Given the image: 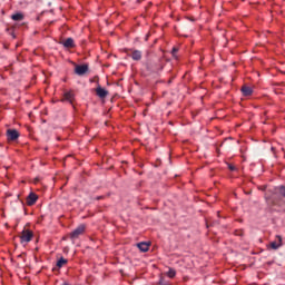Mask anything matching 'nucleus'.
<instances>
[{
  "instance_id": "nucleus-6",
  "label": "nucleus",
  "mask_w": 285,
  "mask_h": 285,
  "mask_svg": "<svg viewBox=\"0 0 285 285\" xmlns=\"http://www.w3.org/2000/svg\"><path fill=\"white\" fill-rule=\"evenodd\" d=\"M37 199H39V196L35 193H30L27 197V206H35V204H37Z\"/></svg>"
},
{
  "instance_id": "nucleus-17",
  "label": "nucleus",
  "mask_w": 285,
  "mask_h": 285,
  "mask_svg": "<svg viewBox=\"0 0 285 285\" xmlns=\"http://www.w3.org/2000/svg\"><path fill=\"white\" fill-rule=\"evenodd\" d=\"M168 277H175V275H177V272H175V269L170 268L167 273Z\"/></svg>"
},
{
  "instance_id": "nucleus-8",
  "label": "nucleus",
  "mask_w": 285,
  "mask_h": 285,
  "mask_svg": "<svg viewBox=\"0 0 285 285\" xmlns=\"http://www.w3.org/2000/svg\"><path fill=\"white\" fill-rule=\"evenodd\" d=\"M137 248H139V250L141 253H148V250L150 249V244L149 243H138L137 244Z\"/></svg>"
},
{
  "instance_id": "nucleus-19",
  "label": "nucleus",
  "mask_w": 285,
  "mask_h": 285,
  "mask_svg": "<svg viewBox=\"0 0 285 285\" xmlns=\"http://www.w3.org/2000/svg\"><path fill=\"white\" fill-rule=\"evenodd\" d=\"M159 70H164V65H159V68H155L154 72H159Z\"/></svg>"
},
{
  "instance_id": "nucleus-4",
  "label": "nucleus",
  "mask_w": 285,
  "mask_h": 285,
  "mask_svg": "<svg viewBox=\"0 0 285 285\" xmlns=\"http://www.w3.org/2000/svg\"><path fill=\"white\" fill-rule=\"evenodd\" d=\"M75 72L79 77H83V75H86V72H88V65H77L75 68Z\"/></svg>"
},
{
  "instance_id": "nucleus-7",
  "label": "nucleus",
  "mask_w": 285,
  "mask_h": 285,
  "mask_svg": "<svg viewBox=\"0 0 285 285\" xmlns=\"http://www.w3.org/2000/svg\"><path fill=\"white\" fill-rule=\"evenodd\" d=\"M282 246V236H276V239L269 243V248L277 250Z\"/></svg>"
},
{
  "instance_id": "nucleus-15",
  "label": "nucleus",
  "mask_w": 285,
  "mask_h": 285,
  "mask_svg": "<svg viewBox=\"0 0 285 285\" xmlns=\"http://www.w3.org/2000/svg\"><path fill=\"white\" fill-rule=\"evenodd\" d=\"M66 264H68V259L61 257V258L57 262V267H58V268H63V266H66Z\"/></svg>"
},
{
  "instance_id": "nucleus-14",
  "label": "nucleus",
  "mask_w": 285,
  "mask_h": 285,
  "mask_svg": "<svg viewBox=\"0 0 285 285\" xmlns=\"http://www.w3.org/2000/svg\"><path fill=\"white\" fill-rule=\"evenodd\" d=\"M265 199L269 206H277V203L268 195V193L265 194Z\"/></svg>"
},
{
  "instance_id": "nucleus-5",
  "label": "nucleus",
  "mask_w": 285,
  "mask_h": 285,
  "mask_svg": "<svg viewBox=\"0 0 285 285\" xmlns=\"http://www.w3.org/2000/svg\"><path fill=\"white\" fill-rule=\"evenodd\" d=\"M96 95L99 97V99H106V97H108V90L101 88V86H98L96 88Z\"/></svg>"
},
{
  "instance_id": "nucleus-2",
  "label": "nucleus",
  "mask_w": 285,
  "mask_h": 285,
  "mask_svg": "<svg viewBox=\"0 0 285 285\" xmlns=\"http://www.w3.org/2000/svg\"><path fill=\"white\" fill-rule=\"evenodd\" d=\"M32 237H33L32 230L24 229L21 233L20 239L22 243L28 244V242H32Z\"/></svg>"
},
{
  "instance_id": "nucleus-13",
  "label": "nucleus",
  "mask_w": 285,
  "mask_h": 285,
  "mask_svg": "<svg viewBox=\"0 0 285 285\" xmlns=\"http://www.w3.org/2000/svg\"><path fill=\"white\" fill-rule=\"evenodd\" d=\"M62 46L65 48H75V40L72 38H67L65 41H62Z\"/></svg>"
},
{
  "instance_id": "nucleus-20",
  "label": "nucleus",
  "mask_w": 285,
  "mask_h": 285,
  "mask_svg": "<svg viewBox=\"0 0 285 285\" xmlns=\"http://www.w3.org/2000/svg\"><path fill=\"white\" fill-rule=\"evenodd\" d=\"M228 169L232 171H235V170H237V167H235L234 165H228Z\"/></svg>"
},
{
  "instance_id": "nucleus-1",
  "label": "nucleus",
  "mask_w": 285,
  "mask_h": 285,
  "mask_svg": "<svg viewBox=\"0 0 285 285\" xmlns=\"http://www.w3.org/2000/svg\"><path fill=\"white\" fill-rule=\"evenodd\" d=\"M83 233H86V225H79L76 229H73L70 233V239H72V240L79 239V237H81V235H83Z\"/></svg>"
},
{
  "instance_id": "nucleus-18",
  "label": "nucleus",
  "mask_w": 285,
  "mask_h": 285,
  "mask_svg": "<svg viewBox=\"0 0 285 285\" xmlns=\"http://www.w3.org/2000/svg\"><path fill=\"white\" fill-rule=\"evenodd\" d=\"M179 52V49L177 47H174L171 50L173 57H176V55Z\"/></svg>"
},
{
  "instance_id": "nucleus-16",
  "label": "nucleus",
  "mask_w": 285,
  "mask_h": 285,
  "mask_svg": "<svg viewBox=\"0 0 285 285\" xmlns=\"http://www.w3.org/2000/svg\"><path fill=\"white\" fill-rule=\"evenodd\" d=\"M11 19L13 21H23V14L22 13H14L11 16Z\"/></svg>"
},
{
  "instance_id": "nucleus-3",
  "label": "nucleus",
  "mask_w": 285,
  "mask_h": 285,
  "mask_svg": "<svg viewBox=\"0 0 285 285\" xmlns=\"http://www.w3.org/2000/svg\"><path fill=\"white\" fill-rule=\"evenodd\" d=\"M7 139L8 141H17V139H19V131H17V129H8Z\"/></svg>"
},
{
  "instance_id": "nucleus-12",
  "label": "nucleus",
  "mask_w": 285,
  "mask_h": 285,
  "mask_svg": "<svg viewBox=\"0 0 285 285\" xmlns=\"http://www.w3.org/2000/svg\"><path fill=\"white\" fill-rule=\"evenodd\" d=\"M240 90L244 97H250V95H253V88H250L249 86L244 85Z\"/></svg>"
},
{
  "instance_id": "nucleus-11",
  "label": "nucleus",
  "mask_w": 285,
  "mask_h": 285,
  "mask_svg": "<svg viewBox=\"0 0 285 285\" xmlns=\"http://www.w3.org/2000/svg\"><path fill=\"white\" fill-rule=\"evenodd\" d=\"M130 57L134 61H141V51L132 50Z\"/></svg>"
},
{
  "instance_id": "nucleus-9",
  "label": "nucleus",
  "mask_w": 285,
  "mask_h": 285,
  "mask_svg": "<svg viewBox=\"0 0 285 285\" xmlns=\"http://www.w3.org/2000/svg\"><path fill=\"white\" fill-rule=\"evenodd\" d=\"M273 193L275 195H279L281 197H285V186L281 185L274 188Z\"/></svg>"
},
{
  "instance_id": "nucleus-10",
  "label": "nucleus",
  "mask_w": 285,
  "mask_h": 285,
  "mask_svg": "<svg viewBox=\"0 0 285 285\" xmlns=\"http://www.w3.org/2000/svg\"><path fill=\"white\" fill-rule=\"evenodd\" d=\"M62 101H68L69 104H72V101H75V95L71 91L65 92Z\"/></svg>"
}]
</instances>
